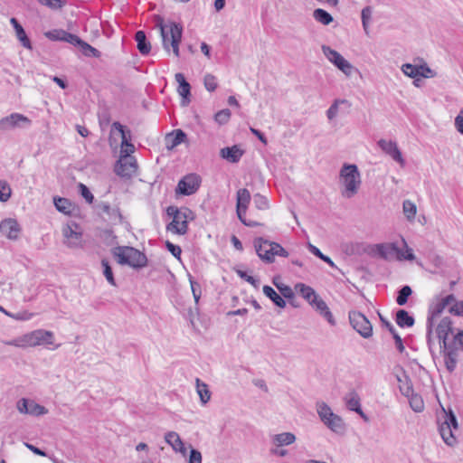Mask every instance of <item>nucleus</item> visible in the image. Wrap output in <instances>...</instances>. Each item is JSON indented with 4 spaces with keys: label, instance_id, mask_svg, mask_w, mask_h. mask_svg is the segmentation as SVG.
Wrapping results in <instances>:
<instances>
[{
    "label": "nucleus",
    "instance_id": "1",
    "mask_svg": "<svg viewBox=\"0 0 463 463\" xmlns=\"http://www.w3.org/2000/svg\"><path fill=\"white\" fill-rule=\"evenodd\" d=\"M156 26L160 30L163 48L167 53L171 49L175 57L180 56L179 44L182 39L183 27L175 22L164 23L162 18L157 19Z\"/></svg>",
    "mask_w": 463,
    "mask_h": 463
},
{
    "label": "nucleus",
    "instance_id": "2",
    "mask_svg": "<svg viewBox=\"0 0 463 463\" xmlns=\"http://www.w3.org/2000/svg\"><path fill=\"white\" fill-rule=\"evenodd\" d=\"M339 183L341 184V194L350 199L359 191L362 184L361 174L354 164H344L339 172Z\"/></svg>",
    "mask_w": 463,
    "mask_h": 463
},
{
    "label": "nucleus",
    "instance_id": "3",
    "mask_svg": "<svg viewBox=\"0 0 463 463\" xmlns=\"http://www.w3.org/2000/svg\"><path fill=\"white\" fill-rule=\"evenodd\" d=\"M53 333L44 329H37L24 334L10 341H5L6 345L20 348L34 347L37 345H51L53 344Z\"/></svg>",
    "mask_w": 463,
    "mask_h": 463
},
{
    "label": "nucleus",
    "instance_id": "4",
    "mask_svg": "<svg viewBox=\"0 0 463 463\" xmlns=\"http://www.w3.org/2000/svg\"><path fill=\"white\" fill-rule=\"evenodd\" d=\"M112 253L120 265H128L135 269L146 266V255L133 247L118 246L113 249Z\"/></svg>",
    "mask_w": 463,
    "mask_h": 463
},
{
    "label": "nucleus",
    "instance_id": "5",
    "mask_svg": "<svg viewBox=\"0 0 463 463\" xmlns=\"http://www.w3.org/2000/svg\"><path fill=\"white\" fill-rule=\"evenodd\" d=\"M443 416L438 421L439 432L449 447H455L458 444V439L454 432L458 430L457 417L450 409L449 411L443 409Z\"/></svg>",
    "mask_w": 463,
    "mask_h": 463
},
{
    "label": "nucleus",
    "instance_id": "6",
    "mask_svg": "<svg viewBox=\"0 0 463 463\" xmlns=\"http://www.w3.org/2000/svg\"><path fill=\"white\" fill-rule=\"evenodd\" d=\"M317 411L321 421L332 431L342 433L345 430L343 419L333 412L331 408L324 402L317 403Z\"/></svg>",
    "mask_w": 463,
    "mask_h": 463
},
{
    "label": "nucleus",
    "instance_id": "7",
    "mask_svg": "<svg viewBox=\"0 0 463 463\" xmlns=\"http://www.w3.org/2000/svg\"><path fill=\"white\" fill-rule=\"evenodd\" d=\"M321 50L326 58L345 76L351 77L354 72L357 71V69L335 50L327 45H322Z\"/></svg>",
    "mask_w": 463,
    "mask_h": 463
},
{
    "label": "nucleus",
    "instance_id": "8",
    "mask_svg": "<svg viewBox=\"0 0 463 463\" xmlns=\"http://www.w3.org/2000/svg\"><path fill=\"white\" fill-rule=\"evenodd\" d=\"M236 201V213L239 220L248 227H256L260 225L258 222L246 219V212L250 202V194L249 190L246 188L239 189L237 191Z\"/></svg>",
    "mask_w": 463,
    "mask_h": 463
},
{
    "label": "nucleus",
    "instance_id": "9",
    "mask_svg": "<svg viewBox=\"0 0 463 463\" xmlns=\"http://www.w3.org/2000/svg\"><path fill=\"white\" fill-rule=\"evenodd\" d=\"M349 320L353 328L364 338H369L373 335V326L368 318L358 311L349 313Z\"/></svg>",
    "mask_w": 463,
    "mask_h": 463
},
{
    "label": "nucleus",
    "instance_id": "10",
    "mask_svg": "<svg viewBox=\"0 0 463 463\" xmlns=\"http://www.w3.org/2000/svg\"><path fill=\"white\" fill-rule=\"evenodd\" d=\"M31 119L20 113H12L0 119V132L5 133L17 128L30 126Z\"/></svg>",
    "mask_w": 463,
    "mask_h": 463
},
{
    "label": "nucleus",
    "instance_id": "11",
    "mask_svg": "<svg viewBox=\"0 0 463 463\" xmlns=\"http://www.w3.org/2000/svg\"><path fill=\"white\" fill-rule=\"evenodd\" d=\"M200 184L201 177L196 174H189L179 181L175 192L183 195H191L199 189Z\"/></svg>",
    "mask_w": 463,
    "mask_h": 463
},
{
    "label": "nucleus",
    "instance_id": "12",
    "mask_svg": "<svg viewBox=\"0 0 463 463\" xmlns=\"http://www.w3.org/2000/svg\"><path fill=\"white\" fill-rule=\"evenodd\" d=\"M16 409L21 414L32 416H42L48 413V410L44 406L26 398L18 400Z\"/></svg>",
    "mask_w": 463,
    "mask_h": 463
},
{
    "label": "nucleus",
    "instance_id": "13",
    "mask_svg": "<svg viewBox=\"0 0 463 463\" xmlns=\"http://www.w3.org/2000/svg\"><path fill=\"white\" fill-rule=\"evenodd\" d=\"M192 212L188 208L183 209V213H178L173 218V221L166 226V230L174 233L184 235L188 231V218Z\"/></svg>",
    "mask_w": 463,
    "mask_h": 463
},
{
    "label": "nucleus",
    "instance_id": "14",
    "mask_svg": "<svg viewBox=\"0 0 463 463\" xmlns=\"http://www.w3.org/2000/svg\"><path fill=\"white\" fill-rule=\"evenodd\" d=\"M137 162L132 156H120L115 166L117 175L122 177H131L137 171Z\"/></svg>",
    "mask_w": 463,
    "mask_h": 463
},
{
    "label": "nucleus",
    "instance_id": "15",
    "mask_svg": "<svg viewBox=\"0 0 463 463\" xmlns=\"http://www.w3.org/2000/svg\"><path fill=\"white\" fill-rule=\"evenodd\" d=\"M379 147L388 156H390L394 161L398 162L402 166L405 165V161L402 156L400 149L396 142L392 140L380 139L378 141Z\"/></svg>",
    "mask_w": 463,
    "mask_h": 463
},
{
    "label": "nucleus",
    "instance_id": "16",
    "mask_svg": "<svg viewBox=\"0 0 463 463\" xmlns=\"http://www.w3.org/2000/svg\"><path fill=\"white\" fill-rule=\"evenodd\" d=\"M446 305L444 302L439 298L436 303H433L430 305L429 308V315L427 318V337L428 340H430V335L432 334L433 326H434V320L436 317H438L443 310L446 308Z\"/></svg>",
    "mask_w": 463,
    "mask_h": 463
},
{
    "label": "nucleus",
    "instance_id": "17",
    "mask_svg": "<svg viewBox=\"0 0 463 463\" xmlns=\"http://www.w3.org/2000/svg\"><path fill=\"white\" fill-rule=\"evenodd\" d=\"M99 213L107 215V221L112 224L120 223L122 215L118 207H111L109 203L100 202L97 204Z\"/></svg>",
    "mask_w": 463,
    "mask_h": 463
},
{
    "label": "nucleus",
    "instance_id": "18",
    "mask_svg": "<svg viewBox=\"0 0 463 463\" xmlns=\"http://www.w3.org/2000/svg\"><path fill=\"white\" fill-rule=\"evenodd\" d=\"M0 232L9 240H17L21 232V228L16 220L9 218L1 222Z\"/></svg>",
    "mask_w": 463,
    "mask_h": 463
},
{
    "label": "nucleus",
    "instance_id": "19",
    "mask_svg": "<svg viewBox=\"0 0 463 463\" xmlns=\"http://www.w3.org/2000/svg\"><path fill=\"white\" fill-rule=\"evenodd\" d=\"M344 400L348 410L358 413L364 421L367 422L369 420L368 416L363 411L361 408V400L356 392H350L345 395Z\"/></svg>",
    "mask_w": 463,
    "mask_h": 463
},
{
    "label": "nucleus",
    "instance_id": "20",
    "mask_svg": "<svg viewBox=\"0 0 463 463\" xmlns=\"http://www.w3.org/2000/svg\"><path fill=\"white\" fill-rule=\"evenodd\" d=\"M62 234L65 238L64 244L69 248L75 249L81 245L82 233L75 231L71 225L68 224L63 227Z\"/></svg>",
    "mask_w": 463,
    "mask_h": 463
},
{
    "label": "nucleus",
    "instance_id": "21",
    "mask_svg": "<svg viewBox=\"0 0 463 463\" xmlns=\"http://www.w3.org/2000/svg\"><path fill=\"white\" fill-rule=\"evenodd\" d=\"M398 371L401 373H395V378L398 382V387L402 395L405 397L411 396L413 392V387L411 383V380L406 373L405 370L402 367H399Z\"/></svg>",
    "mask_w": 463,
    "mask_h": 463
},
{
    "label": "nucleus",
    "instance_id": "22",
    "mask_svg": "<svg viewBox=\"0 0 463 463\" xmlns=\"http://www.w3.org/2000/svg\"><path fill=\"white\" fill-rule=\"evenodd\" d=\"M437 336L439 343L442 344L441 347L446 348L447 339L449 333L452 332V322L449 317H443L437 326Z\"/></svg>",
    "mask_w": 463,
    "mask_h": 463
},
{
    "label": "nucleus",
    "instance_id": "23",
    "mask_svg": "<svg viewBox=\"0 0 463 463\" xmlns=\"http://www.w3.org/2000/svg\"><path fill=\"white\" fill-rule=\"evenodd\" d=\"M165 442L172 447L175 452H178L183 456L186 455V448L181 439L179 434L175 431H168L165 435Z\"/></svg>",
    "mask_w": 463,
    "mask_h": 463
},
{
    "label": "nucleus",
    "instance_id": "24",
    "mask_svg": "<svg viewBox=\"0 0 463 463\" xmlns=\"http://www.w3.org/2000/svg\"><path fill=\"white\" fill-rule=\"evenodd\" d=\"M253 245L257 255L262 261L266 263H272V254L267 255V246H270L269 241L263 239L262 237H258L254 239Z\"/></svg>",
    "mask_w": 463,
    "mask_h": 463
},
{
    "label": "nucleus",
    "instance_id": "25",
    "mask_svg": "<svg viewBox=\"0 0 463 463\" xmlns=\"http://www.w3.org/2000/svg\"><path fill=\"white\" fill-rule=\"evenodd\" d=\"M175 78L176 82L179 84L177 91H178L179 95L182 96V98H183L182 105L186 106L190 102L189 97L191 94V92H190L191 86L185 80V78L183 73H180V72L176 73L175 75Z\"/></svg>",
    "mask_w": 463,
    "mask_h": 463
},
{
    "label": "nucleus",
    "instance_id": "26",
    "mask_svg": "<svg viewBox=\"0 0 463 463\" xmlns=\"http://www.w3.org/2000/svg\"><path fill=\"white\" fill-rule=\"evenodd\" d=\"M378 254L384 260L399 259L401 250L396 243H383L376 246Z\"/></svg>",
    "mask_w": 463,
    "mask_h": 463
},
{
    "label": "nucleus",
    "instance_id": "27",
    "mask_svg": "<svg viewBox=\"0 0 463 463\" xmlns=\"http://www.w3.org/2000/svg\"><path fill=\"white\" fill-rule=\"evenodd\" d=\"M310 305L317 312H319L320 315L323 316L331 326L335 325V320L331 311L329 310L326 303L322 298H320L317 296L316 301L312 302Z\"/></svg>",
    "mask_w": 463,
    "mask_h": 463
},
{
    "label": "nucleus",
    "instance_id": "28",
    "mask_svg": "<svg viewBox=\"0 0 463 463\" xmlns=\"http://www.w3.org/2000/svg\"><path fill=\"white\" fill-rule=\"evenodd\" d=\"M444 362L447 370L452 373L458 362V351L456 348L446 345V348H444Z\"/></svg>",
    "mask_w": 463,
    "mask_h": 463
},
{
    "label": "nucleus",
    "instance_id": "29",
    "mask_svg": "<svg viewBox=\"0 0 463 463\" xmlns=\"http://www.w3.org/2000/svg\"><path fill=\"white\" fill-rule=\"evenodd\" d=\"M10 23L12 24V25L15 31V35H16L17 39L20 41V43H22V45L28 50H32L33 47H32L30 39L26 35V33H25L24 29L23 28V26L18 23L17 19L11 18Z\"/></svg>",
    "mask_w": 463,
    "mask_h": 463
},
{
    "label": "nucleus",
    "instance_id": "30",
    "mask_svg": "<svg viewBox=\"0 0 463 463\" xmlns=\"http://www.w3.org/2000/svg\"><path fill=\"white\" fill-rule=\"evenodd\" d=\"M243 155V151L237 146H227L221 149V156L230 163H237Z\"/></svg>",
    "mask_w": 463,
    "mask_h": 463
},
{
    "label": "nucleus",
    "instance_id": "31",
    "mask_svg": "<svg viewBox=\"0 0 463 463\" xmlns=\"http://www.w3.org/2000/svg\"><path fill=\"white\" fill-rule=\"evenodd\" d=\"M296 441V436L292 432H282L271 437V442L276 447H283L293 444Z\"/></svg>",
    "mask_w": 463,
    "mask_h": 463
},
{
    "label": "nucleus",
    "instance_id": "32",
    "mask_svg": "<svg viewBox=\"0 0 463 463\" xmlns=\"http://www.w3.org/2000/svg\"><path fill=\"white\" fill-rule=\"evenodd\" d=\"M137 47L142 55H146L150 52L151 44L147 41L146 33L143 31H137L135 34Z\"/></svg>",
    "mask_w": 463,
    "mask_h": 463
},
{
    "label": "nucleus",
    "instance_id": "33",
    "mask_svg": "<svg viewBox=\"0 0 463 463\" xmlns=\"http://www.w3.org/2000/svg\"><path fill=\"white\" fill-rule=\"evenodd\" d=\"M395 321L401 327H411L414 325V317L405 309H399L396 312Z\"/></svg>",
    "mask_w": 463,
    "mask_h": 463
},
{
    "label": "nucleus",
    "instance_id": "34",
    "mask_svg": "<svg viewBox=\"0 0 463 463\" xmlns=\"http://www.w3.org/2000/svg\"><path fill=\"white\" fill-rule=\"evenodd\" d=\"M295 289L309 303L316 301L317 294L316 291L309 286H307L303 283H298L295 286Z\"/></svg>",
    "mask_w": 463,
    "mask_h": 463
},
{
    "label": "nucleus",
    "instance_id": "35",
    "mask_svg": "<svg viewBox=\"0 0 463 463\" xmlns=\"http://www.w3.org/2000/svg\"><path fill=\"white\" fill-rule=\"evenodd\" d=\"M263 293L264 295L269 298L272 302L279 307H286V301L283 299V298L279 295L273 288L270 286L265 285L263 287Z\"/></svg>",
    "mask_w": 463,
    "mask_h": 463
},
{
    "label": "nucleus",
    "instance_id": "36",
    "mask_svg": "<svg viewBox=\"0 0 463 463\" xmlns=\"http://www.w3.org/2000/svg\"><path fill=\"white\" fill-rule=\"evenodd\" d=\"M165 139L169 144L167 147L173 148L185 141L186 134L181 129H176L172 134L168 135Z\"/></svg>",
    "mask_w": 463,
    "mask_h": 463
},
{
    "label": "nucleus",
    "instance_id": "37",
    "mask_svg": "<svg viewBox=\"0 0 463 463\" xmlns=\"http://www.w3.org/2000/svg\"><path fill=\"white\" fill-rule=\"evenodd\" d=\"M195 383L197 393L200 396L201 402L203 404H206L211 399V392L208 389V385L204 383H202L199 378H196Z\"/></svg>",
    "mask_w": 463,
    "mask_h": 463
},
{
    "label": "nucleus",
    "instance_id": "38",
    "mask_svg": "<svg viewBox=\"0 0 463 463\" xmlns=\"http://www.w3.org/2000/svg\"><path fill=\"white\" fill-rule=\"evenodd\" d=\"M114 131H118L120 134L121 145L127 144L128 141L131 140V131L118 121H115L111 126V133Z\"/></svg>",
    "mask_w": 463,
    "mask_h": 463
},
{
    "label": "nucleus",
    "instance_id": "39",
    "mask_svg": "<svg viewBox=\"0 0 463 463\" xmlns=\"http://www.w3.org/2000/svg\"><path fill=\"white\" fill-rule=\"evenodd\" d=\"M314 19L323 25H328L333 22V16L324 9L317 8L313 12Z\"/></svg>",
    "mask_w": 463,
    "mask_h": 463
},
{
    "label": "nucleus",
    "instance_id": "40",
    "mask_svg": "<svg viewBox=\"0 0 463 463\" xmlns=\"http://www.w3.org/2000/svg\"><path fill=\"white\" fill-rule=\"evenodd\" d=\"M53 203L55 205V208L65 214H70L72 210V204L70 200L67 198L62 197H54Z\"/></svg>",
    "mask_w": 463,
    "mask_h": 463
},
{
    "label": "nucleus",
    "instance_id": "41",
    "mask_svg": "<svg viewBox=\"0 0 463 463\" xmlns=\"http://www.w3.org/2000/svg\"><path fill=\"white\" fill-rule=\"evenodd\" d=\"M402 210L408 221L414 220L417 213V206L413 202L405 200L402 203Z\"/></svg>",
    "mask_w": 463,
    "mask_h": 463
},
{
    "label": "nucleus",
    "instance_id": "42",
    "mask_svg": "<svg viewBox=\"0 0 463 463\" xmlns=\"http://www.w3.org/2000/svg\"><path fill=\"white\" fill-rule=\"evenodd\" d=\"M412 294V290L410 286H403L399 291L396 298V302L399 306H404L409 297Z\"/></svg>",
    "mask_w": 463,
    "mask_h": 463
},
{
    "label": "nucleus",
    "instance_id": "43",
    "mask_svg": "<svg viewBox=\"0 0 463 463\" xmlns=\"http://www.w3.org/2000/svg\"><path fill=\"white\" fill-rule=\"evenodd\" d=\"M420 65H414L411 63H405L402 66V71L408 77L416 79L420 77Z\"/></svg>",
    "mask_w": 463,
    "mask_h": 463
},
{
    "label": "nucleus",
    "instance_id": "44",
    "mask_svg": "<svg viewBox=\"0 0 463 463\" xmlns=\"http://www.w3.org/2000/svg\"><path fill=\"white\" fill-rule=\"evenodd\" d=\"M408 398L410 401V405L414 411L420 412L424 410V402L422 399L418 394H415L414 392H412L411 396Z\"/></svg>",
    "mask_w": 463,
    "mask_h": 463
},
{
    "label": "nucleus",
    "instance_id": "45",
    "mask_svg": "<svg viewBox=\"0 0 463 463\" xmlns=\"http://www.w3.org/2000/svg\"><path fill=\"white\" fill-rule=\"evenodd\" d=\"M81 52L88 57H99L100 52L84 41L79 45Z\"/></svg>",
    "mask_w": 463,
    "mask_h": 463
},
{
    "label": "nucleus",
    "instance_id": "46",
    "mask_svg": "<svg viewBox=\"0 0 463 463\" xmlns=\"http://www.w3.org/2000/svg\"><path fill=\"white\" fill-rule=\"evenodd\" d=\"M348 103L346 99H335L326 111V117L329 120L334 119L338 114L340 104Z\"/></svg>",
    "mask_w": 463,
    "mask_h": 463
},
{
    "label": "nucleus",
    "instance_id": "47",
    "mask_svg": "<svg viewBox=\"0 0 463 463\" xmlns=\"http://www.w3.org/2000/svg\"><path fill=\"white\" fill-rule=\"evenodd\" d=\"M12 190L6 181L0 180V202L5 203L11 197Z\"/></svg>",
    "mask_w": 463,
    "mask_h": 463
},
{
    "label": "nucleus",
    "instance_id": "48",
    "mask_svg": "<svg viewBox=\"0 0 463 463\" xmlns=\"http://www.w3.org/2000/svg\"><path fill=\"white\" fill-rule=\"evenodd\" d=\"M253 203H254L255 207L260 211H265V210L269 209V207L268 199L260 194H254Z\"/></svg>",
    "mask_w": 463,
    "mask_h": 463
},
{
    "label": "nucleus",
    "instance_id": "49",
    "mask_svg": "<svg viewBox=\"0 0 463 463\" xmlns=\"http://www.w3.org/2000/svg\"><path fill=\"white\" fill-rule=\"evenodd\" d=\"M101 265L103 268V274L107 279L108 282L112 286H116L115 279L109 262L107 260H102Z\"/></svg>",
    "mask_w": 463,
    "mask_h": 463
},
{
    "label": "nucleus",
    "instance_id": "50",
    "mask_svg": "<svg viewBox=\"0 0 463 463\" xmlns=\"http://www.w3.org/2000/svg\"><path fill=\"white\" fill-rule=\"evenodd\" d=\"M277 288L279 290L280 294L283 296V298L291 299L294 298L295 294L292 290V288L285 284H279L275 280L273 281Z\"/></svg>",
    "mask_w": 463,
    "mask_h": 463
},
{
    "label": "nucleus",
    "instance_id": "51",
    "mask_svg": "<svg viewBox=\"0 0 463 463\" xmlns=\"http://www.w3.org/2000/svg\"><path fill=\"white\" fill-rule=\"evenodd\" d=\"M230 118L231 111L228 109L218 111L214 116L215 121L220 125L226 124L230 120Z\"/></svg>",
    "mask_w": 463,
    "mask_h": 463
},
{
    "label": "nucleus",
    "instance_id": "52",
    "mask_svg": "<svg viewBox=\"0 0 463 463\" xmlns=\"http://www.w3.org/2000/svg\"><path fill=\"white\" fill-rule=\"evenodd\" d=\"M204 87L209 91H214L217 88V81L215 76L213 74H206L203 79Z\"/></svg>",
    "mask_w": 463,
    "mask_h": 463
},
{
    "label": "nucleus",
    "instance_id": "53",
    "mask_svg": "<svg viewBox=\"0 0 463 463\" xmlns=\"http://www.w3.org/2000/svg\"><path fill=\"white\" fill-rule=\"evenodd\" d=\"M236 273L238 274V276L241 279L246 280L250 285H252L254 288H259L260 281L258 279H256L255 278H253L252 276L248 275L246 271H243V270H241V269H236Z\"/></svg>",
    "mask_w": 463,
    "mask_h": 463
},
{
    "label": "nucleus",
    "instance_id": "54",
    "mask_svg": "<svg viewBox=\"0 0 463 463\" xmlns=\"http://www.w3.org/2000/svg\"><path fill=\"white\" fill-rule=\"evenodd\" d=\"M420 77L423 78H434L437 73L433 70H431L426 62L420 64Z\"/></svg>",
    "mask_w": 463,
    "mask_h": 463
},
{
    "label": "nucleus",
    "instance_id": "55",
    "mask_svg": "<svg viewBox=\"0 0 463 463\" xmlns=\"http://www.w3.org/2000/svg\"><path fill=\"white\" fill-rule=\"evenodd\" d=\"M79 191L81 194V196L89 203H91L94 200V196L90 191V189L83 184H79L78 185Z\"/></svg>",
    "mask_w": 463,
    "mask_h": 463
},
{
    "label": "nucleus",
    "instance_id": "56",
    "mask_svg": "<svg viewBox=\"0 0 463 463\" xmlns=\"http://www.w3.org/2000/svg\"><path fill=\"white\" fill-rule=\"evenodd\" d=\"M65 32L64 30H52V31H50V32H47L45 33L46 37H48L50 40H52V41H62L63 42V38L65 37Z\"/></svg>",
    "mask_w": 463,
    "mask_h": 463
},
{
    "label": "nucleus",
    "instance_id": "57",
    "mask_svg": "<svg viewBox=\"0 0 463 463\" xmlns=\"http://www.w3.org/2000/svg\"><path fill=\"white\" fill-rule=\"evenodd\" d=\"M203 458L202 453L190 446V455L188 458V463H202Z\"/></svg>",
    "mask_w": 463,
    "mask_h": 463
},
{
    "label": "nucleus",
    "instance_id": "58",
    "mask_svg": "<svg viewBox=\"0 0 463 463\" xmlns=\"http://www.w3.org/2000/svg\"><path fill=\"white\" fill-rule=\"evenodd\" d=\"M190 284H191V288H192L193 296L194 298V302H195V304H198L199 299L201 298V287H200L199 283L193 280L192 278H190Z\"/></svg>",
    "mask_w": 463,
    "mask_h": 463
},
{
    "label": "nucleus",
    "instance_id": "59",
    "mask_svg": "<svg viewBox=\"0 0 463 463\" xmlns=\"http://www.w3.org/2000/svg\"><path fill=\"white\" fill-rule=\"evenodd\" d=\"M402 244L406 249V254H404L402 250L399 254L398 260H413L415 259V256L412 252V250L408 247L407 242L404 239H402Z\"/></svg>",
    "mask_w": 463,
    "mask_h": 463
},
{
    "label": "nucleus",
    "instance_id": "60",
    "mask_svg": "<svg viewBox=\"0 0 463 463\" xmlns=\"http://www.w3.org/2000/svg\"><path fill=\"white\" fill-rule=\"evenodd\" d=\"M5 315L11 317L16 320H29L33 317V314L27 311L18 312L16 314H12L10 312H5Z\"/></svg>",
    "mask_w": 463,
    "mask_h": 463
},
{
    "label": "nucleus",
    "instance_id": "61",
    "mask_svg": "<svg viewBox=\"0 0 463 463\" xmlns=\"http://www.w3.org/2000/svg\"><path fill=\"white\" fill-rule=\"evenodd\" d=\"M65 37L63 38V42L69 43L74 46H79L81 43V39L77 35L72 34L71 33L65 32Z\"/></svg>",
    "mask_w": 463,
    "mask_h": 463
},
{
    "label": "nucleus",
    "instance_id": "62",
    "mask_svg": "<svg viewBox=\"0 0 463 463\" xmlns=\"http://www.w3.org/2000/svg\"><path fill=\"white\" fill-rule=\"evenodd\" d=\"M135 150L134 145L128 141L127 144L121 145L120 156H130Z\"/></svg>",
    "mask_w": 463,
    "mask_h": 463
},
{
    "label": "nucleus",
    "instance_id": "63",
    "mask_svg": "<svg viewBox=\"0 0 463 463\" xmlns=\"http://www.w3.org/2000/svg\"><path fill=\"white\" fill-rule=\"evenodd\" d=\"M449 312L456 316L463 317V301H458L449 307Z\"/></svg>",
    "mask_w": 463,
    "mask_h": 463
},
{
    "label": "nucleus",
    "instance_id": "64",
    "mask_svg": "<svg viewBox=\"0 0 463 463\" xmlns=\"http://www.w3.org/2000/svg\"><path fill=\"white\" fill-rule=\"evenodd\" d=\"M455 128L461 135H463V108L455 118Z\"/></svg>",
    "mask_w": 463,
    "mask_h": 463
}]
</instances>
